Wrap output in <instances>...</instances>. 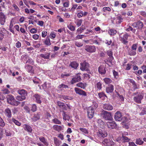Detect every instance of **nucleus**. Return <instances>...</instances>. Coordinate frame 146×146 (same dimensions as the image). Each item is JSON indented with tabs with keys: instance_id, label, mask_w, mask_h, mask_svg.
<instances>
[{
	"instance_id": "obj_1",
	"label": "nucleus",
	"mask_w": 146,
	"mask_h": 146,
	"mask_svg": "<svg viewBox=\"0 0 146 146\" xmlns=\"http://www.w3.org/2000/svg\"><path fill=\"white\" fill-rule=\"evenodd\" d=\"M7 101L8 103L15 106L18 105V102L15 99L14 97L12 95H9L7 96Z\"/></svg>"
},
{
	"instance_id": "obj_2",
	"label": "nucleus",
	"mask_w": 146,
	"mask_h": 146,
	"mask_svg": "<svg viewBox=\"0 0 146 146\" xmlns=\"http://www.w3.org/2000/svg\"><path fill=\"white\" fill-rule=\"evenodd\" d=\"M80 69L82 71H88L89 70V66L88 63L84 61L80 64Z\"/></svg>"
},
{
	"instance_id": "obj_3",
	"label": "nucleus",
	"mask_w": 146,
	"mask_h": 146,
	"mask_svg": "<svg viewBox=\"0 0 146 146\" xmlns=\"http://www.w3.org/2000/svg\"><path fill=\"white\" fill-rule=\"evenodd\" d=\"M74 90L76 94L80 95L83 96H87L86 92L80 88L76 87L74 88Z\"/></svg>"
},
{
	"instance_id": "obj_4",
	"label": "nucleus",
	"mask_w": 146,
	"mask_h": 146,
	"mask_svg": "<svg viewBox=\"0 0 146 146\" xmlns=\"http://www.w3.org/2000/svg\"><path fill=\"white\" fill-rule=\"evenodd\" d=\"M95 110L91 108L88 107L87 109V115L88 117L90 119L92 118L94 116Z\"/></svg>"
},
{
	"instance_id": "obj_5",
	"label": "nucleus",
	"mask_w": 146,
	"mask_h": 146,
	"mask_svg": "<svg viewBox=\"0 0 146 146\" xmlns=\"http://www.w3.org/2000/svg\"><path fill=\"white\" fill-rule=\"evenodd\" d=\"M143 96L141 94H139L134 97L133 98L134 102L138 104H141V101L143 98Z\"/></svg>"
},
{
	"instance_id": "obj_6",
	"label": "nucleus",
	"mask_w": 146,
	"mask_h": 146,
	"mask_svg": "<svg viewBox=\"0 0 146 146\" xmlns=\"http://www.w3.org/2000/svg\"><path fill=\"white\" fill-rule=\"evenodd\" d=\"M103 114V117L106 120H111L112 119V116L111 113L106 111H104Z\"/></svg>"
},
{
	"instance_id": "obj_7",
	"label": "nucleus",
	"mask_w": 146,
	"mask_h": 146,
	"mask_svg": "<svg viewBox=\"0 0 146 146\" xmlns=\"http://www.w3.org/2000/svg\"><path fill=\"white\" fill-rule=\"evenodd\" d=\"M6 18V15L2 12H0V24L2 25H3L5 22Z\"/></svg>"
},
{
	"instance_id": "obj_8",
	"label": "nucleus",
	"mask_w": 146,
	"mask_h": 146,
	"mask_svg": "<svg viewBox=\"0 0 146 146\" xmlns=\"http://www.w3.org/2000/svg\"><path fill=\"white\" fill-rule=\"evenodd\" d=\"M98 135L99 137H104L107 135V133L106 131L104 129L100 130L97 132Z\"/></svg>"
},
{
	"instance_id": "obj_9",
	"label": "nucleus",
	"mask_w": 146,
	"mask_h": 146,
	"mask_svg": "<svg viewBox=\"0 0 146 146\" xmlns=\"http://www.w3.org/2000/svg\"><path fill=\"white\" fill-rule=\"evenodd\" d=\"M39 140L43 143L46 146H52V145L47 142V140L44 137L40 136L39 137Z\"/></svg>"
},
{
	"instance_id": "obj_10",
	"label": "nucleus",
	"mask_w": 146,
	"mask_h": 146,
	"mask_svg": "<svg viewBox=\"0 0 146 146\" xmlns=\"http://www.w3.org/2000/svg\"><path fill=\"white\" fill-rule=\"evenodd\" d=\"M85 49L87 52H95L96 48L94 46L86 45L85 46Z\"/></svg>"
},
{
	"instance_id": "obj_11",
	"label": "nucleus",
	"mask_w": 146,
	"mask_h": 146,
	"mask_svg": "<svg viewBox=\"0 0 146 146\" xmlns=\"http://www.w3.org/2000/svg\"><path fill=\"white\" fill-rule=\"evenodd\" d=\"M128 35L127 34L124 35L123 37L120 36V40L124 44H126L128 42L127 41Z\"/></svg>"
},
{
	"instance_id": "obj_12",
	"label": "nucleus",
	"mask_w": 146,
	"mask_h": 146,
	"mask_svg": "<svg viewBox=\"0 0 146 146\" xmlns=\"http://www.w3.org/2000/svg\"><path fill=\"white\" fill-rule=\"evenodd\" d=\"M81 78L79 74H78L73 78L71 81V84H73L76 82H79L81 80Z\"/></svg>"
},
{
	"instance_id": "obj_13",
	"label": "nucleus",
	"mask_w": 146,
	"mask_h": 146,
	"mask_svg": "<svg viewBox=\"0 0 146 146\" xmlns=\"http://www.w3.org/2000/svg\"><path fill=\"white\" fill-rule=\"evenodd\" d=\"M122 114L119 111H117L115 113L114 115V118L115 121H120L122 119Z\"/></svg>"
},
{
	"instance_id": "obj_14",
	"label": "nucleus",
	"mask_w": 146,
	"mask_h": 146,
	"mask_svg": "<svg viewBox=\"0 0 146 146\" xmlns=\"http://www.w3.org/2000/svg\"><path fill=\"white\" fill-rule=\"evenodd\" d=\"M102 108L105 110L109 111L111 110L113 108V106L109 103L104 104L102 106Z\"/></svg>"
},
{
	"instance_id": "obj_15",
	"label": "nucleus",
	"mask_w": 146,
	"mask_h": 146,
	"mask_svg": "<svg viewBox=\"0 0 146 146\" xmlns=\"http://www.w3.org/2000/svg\"><path fill=\"white\" fill-rule=\"evenodd\" d=\"M98 71L99 73L102 74H105L106 72V71L105 70V68L104 66L101 65L98 67Z\"/></svg>"
},
{
	"instance_id": "obj_16",
	"label": "nucleus",
	"mask_w": 146,
	"mask_h": 146,
	"mask_svg": "<svg viewBox=\"0 0 146 146\" xmlns=\"http://www.w3.org/2000/svg\"><path fill=\"white\" fill-rule=\"evenodd\" d=\"M107 125L108 127L110 129L115 128L116 127V124L114 122H108Z\"/></svg>"
},
{
	"instance_id": "obj_17",
	"label": "nucleus",
	"mask_w": 146,
	"mask_h": 146,
	"mask_svg": "<svg viewBox=\"0 0 146 146\" xmlns=\"http://www.w3.org/2000/svg\"><path fill=\"white\" fill-rule=\"evenodd\" d=\"M33 98L38 103L40 104L41 103L42 98L38 94L34 95L33 96Z\"/></svg>"
},
{
	"instance_id": "obj_18",
	"label": "nucleus",
	"mask_w": 146,
	"mask_h": 146,
	"mask_svg": "<svg viewBox=\"0 0 146 146\" xmlns=\"http://www.w3.org/2000/svg\"><path fill=\"white\" fill-rule=\"evenodd\" d=\"M5 115L8 118L11 117V110L9 108H7L5 110Z\"/></svg>"
},
{
	"instance_id": "obj_19",
	"label": "nucleus",
	"mask_w": 146,
	"mask_h": 146,
	"mask_svg": "<svg viewBox=\"0 0 146 146\" xmlns=\"http://www.w3.org/2000/svg\"><path fill=\"white\" fill-rule=\"evenodd\" d=\"M40 113H37L36 114H35L33 117L31 119L32 121L35 122L40 119Z\"/></svg>"
},
{
	"instance_id": "obj_20",
	"label": "nucleus",
	"mask_w": 146,
	"mask_h": 146,
	"mask_svg": "<svg viewBox=\"0 0 146 146\" xmlns=\"http://www.w3.org/2000/svg\"><path fill=\"white\" fill-rule=\"evenodd\" d=\"M102 144L106 145H111L113 144V142L111 141L110 140L107 139H105L102 142Z\"/></svg>"
},
{
	"instance_id": "obj_21",
	"label": "nucleus",
	"mask_w": 146,
	"mask_h": 146,
	"mask_svg": "<svg viewBox=\"0 0 146 146\" xmlns=\"http://www.w3.org/2000/svg\"><path fill=\"white\" fill-rule=\"evenodd\" d=\"M114 90L113 86L110 84L108 86L106 87V90L107 93H110L112 92Z\"/></svg>"
},
{
	"instance_id": "obj_22",
	"label": "nucleus",
	"mask_w": 146,
	"mask_h": 146,
	"mask_svg": "<svg viewBox=\"0 0 146 146\" xmlns=\"http://www.w3.org/2000/svg\"><path fill=\"white\" fill-rule=\"evenodd\" d=\"M23 127L25 130L30 133L32 132V129L30 125L26 124H25L23 125Z\"/></svg>"
},
{
	"instance_id": "obj_23",
	"label": "nucleus",
	"mask_w": 146,
	"mask_h": 146,
	"mask_svg": "<svg viewBox=\"0 0 146 146\" xmlns=\"http://www.w3.org/2000/svg\"><path fill=\"white\" fill-rule=\"evenodd\" d=\"M26 69L27 72L31 74L34 73V70L33 67L30 65H27L25 67Z\"/></svg>"
},
{
	"instance_id": "obj_24",
	"label": "nucleus",
	"mask_w": 146,
	"mask_h": 146,
	"mask_svg": "<svg viewBox=\"0 0 146 146\" xmlns=\"http://www.w3.org/2000/svg\"><path fill=\"white\" fill-rule=\"evenodd\" d=\"M127 53L128 55L130 56H134L136 54V51L131 48H129L128 50Z\"/></svg>"
},
{
	"instance_id": "obj_25",
	"label": "nucleus",
	"mask_w": 146,
	"mask_h": 146,
	"mask_svg": "<svg viewBox=\"0 0 146 146\" xmlns=\"http://www.w3.org/2000/svg\"><path fill=\"white\" fill-rule=\"evenodd\" d=\"M50 53H46L45 54H40V57L45 59H48L50 56Z\"/></svg>"
},
{
	"instance_id": "obj_26",
	"label": "nucleus",
	"mask_w": 146,
	"mask_h": 146,
	"mask_svg": "<svg viewBox=\"0 0 146 146\" xmlns=\"http://www.w3.org/2000/svg\"><path fill=\"white\" fill-rule=\"evenodd\" d=\"M77 86L80 87L83 89H85L87 86V84L86 83H82L81 82H79L76 84Z\"/></svg>"
},
{
	"instance_id": "obj_27",
	"label": "nucleus",
	"mask_w": 146,
	"mask_h": 146,
	"mask_svg": "<svg viewBox=\"0 0 146 146\" xmlns=\"http://www.w3.org/2000/svg\"><path fill=\"white\" fill-rule=\"evenodd\" d=\"M27 95H20V96H18L16 97V99L17 100L20 101H22L23 100H25L26 98V96Z\"/></svg>"
},
{
	"instance_id": "obj_28",
	"label": "nucleus",
	"mask_w": 146,
	"mask_h": 146,
	"mask_svg": "<svg viewBox=\"0 0 146 146\" xmlns=\"http://www.w3.org/2000/svg\"><path fill=\"white\" fill-rule=\"evenodd\" d=\"M68 85L64 84H62L60 85L58 87V89L60 90H63L64 88H68Z\"/></svg>"
},
{
	"instance_id": "obj_29",
	"label": "nucleus",
	"mask_w": 146,
	"mask_h": 146,
	"mask_svg": "<svg viewBox=\"0 0 146 146\" xmlns=\"http://www.w3.org/2000/svg\"><path fill=\"white\" fill-rule=\"evenodd\" d=\"M123 19L121 15H118L116 17V23L119 24L123 22Z\"/></svg>"
},
{
	"instance_id": "obj_30",
	"label": "nucleus",
	"mask_w": 146,
	"mask_h": 146,
	"mask_svg": "<svg viewBox=\"0 0 146 146\" xmlns=\"http://www.w3.org/2000/svg\"><path fill=\"white\" fill-rule=\"evenodd\" d=\"M69 66L74 69H76L78 66V64L75 62H71Z\"/></svg>"
},
{
	"instance_id": "obj_31",
	"label": "nucleus",
	"mask_w": 146,
	"mask_h": 146,
	"mask_svg": "<svg viewBox=\"0 0 146 146\" xmlns=\"http://www.w3.org/2000/svg\"><path fill=\"white\" fill-rule=\"evenodd\" d=\"M17 92L20 95H27V92L24 89L19 90H18Z\"/></svg>"
},
{
	"instance_id": "obj_32",
	"label": "nucleus",
	"mask_w": 146,
	"mask_h": 146,
	"mask_svg": "<svg viewBox=\"0 0 146 146\" xmlns=\"http://www.w3.org/2000/svg\"><path fill=\"white\" fill-rule=\"evenodd\" d=\"M98 95L99 98L103 100H104L106 97V95L103 92L99 93Z\"/></svg>"
},
{
	"instance_id": "obj_33",
	"label": "nucleus",
	"mask_w": 146,
	"mask_h": 146,
	"mask_svg": "<svg viewBox=\"0 0 146 146\" xmlns=\"http://www.w3.org/2000/svg\"><path fill=\"white\" fill-rule=\"evenodd\" d=\"M135 142L137 144L139 145H143L144 143V141L140 138L136 139Z\"/></svg>"
},
{
	"instance_id": "obj_34",
	"label": "nucleus",
	"mask_w": 146,
	"mask_h": 146,
	"mask_svg": "<svg viewBox=\"0 0 146 146\" xmlns=\"http://www.w3.org/2000/svg\"><path fill=\"white\" fill-rule=\"evenodd\" d=\"M44 43L47 46H49L51 45V43L50 42V40L49 37H47L44 41Z\"/></svg>"
},
{
	"instance_id": "obj_35",
	"label": "nucleus",
	"mask_w": 146,
	"mask_h": 146,
	"mask_svg": "<svg viewBox=\"0 0 146 146\" xmlns=\"http://www.w3.org/2000/svg\"><path fill=\"white\" fill-rule=\"evenodd\" d=\"M86 28L84 26L82 25L81 27L78 28L77 30V32L80 34L83 31V30L85 29Z\"/></svg>"
},
{
	"instance_id": "obj_36",
	"label": "nucleus",
	"mask_w": 146,
	"mask_h": 146,
	"mask_svg": "<svg viewBox=\"0 0 146 146\" xmlns=\"http://www.w3.org/2000/svg\"><path fill=\"white\" fill-rule=\"evenodd\" d=\"M53 129L58 131H59L62 130V127L60 126L57 125H54L53 126Z\"/></svg>"
},
{
	"instance_id": "obj_37",
	"label": "nucleus",
	"mask_w": 146,
	"mask_h": 146,
	"mask_svg": "<svg viewBox=\"0 0 146 146\" xmlns=\"http://www.w3.org/2000/svg\"><path fill=\"white\" fill-rule=\"evenodd\" d=\"M98 106V104L96 103V102H94L93 103L92 105L91 106L89 107L92 108L93 110L95 111L97 108Z\"/></svg>"
},
{
	"instance_id": "obj_38",
	"label": "nucleus",
	"mask_w": 146,
	"mask_h": 146,
	"mask_svg": "<svg viewBox=\"0 0 146 146\" xmlns=\"http://www.w3.org/2000/svg\"><path fill=\"white\" fill-rule=\"evenodd\" d=\"M117 31L114 29H110L109 31V34L111 35H114L116 34Z\"/></svg>"
},
{
	"instance_id": "obj_39",
	"label": "nucleus",
	"mask_w": 146,
	"mask_h": 146,
	"mask_svg": "<svg viewBox=\"0 0 146 146\" xmlns=\"http://www.w3.org/2000/svg\"><path fill=\"white\" fill-rule=\"evenodd\" d=\"M82 22V19H77L75 22V23L77 26L79 27L80 26Z\"/></svg>"
},
{
	"instance_id": "obj_40",
	"label": "nucleus",
	"mask_w": 146,
	"mask_h": 146,
	"mask_svg": "<svg viewBox=\"0 0 146 146\" xmlns=\"http://www.w3.org/2000/svg\"><path fill=\"white\" fill-rule=\"evenodd\" d=\"M50 86V84H47L46 82L44 83L42 85V87L43 89L45 90L46 89L49 87Z\"/></svg>"
},
{
	"instance_id": "obj_41",
	"label": "nucleus",
	"mask_w": 146,
	"mask_h": 146,
	"mask_svg": "<svg viewBox=\"0 0 146 146\" xmlns=\"http://www.w3.org/2000/svg\"><path fill=\"white\" fill-rule=\"evenodd\" d=\"M104 80L105 83L107 84L111 83L112 82V80L111 79L108 78H105L104 79Z\"/></svg>"
},
{
	"instance_id": "obj_42",
	"label": "nucleus",
	"mask_w": 146,
	"mask_h": 146,
	"mask_svg": "<svg viewBox=\"0 0 146 146\" xmlns=\"http://www.w3.org/2000/svg\"><path fill=\"white\" fill-rule=\"evenodd\" d=\"M137 27L139 29L142 28L143 27V24L142 22L141 21H138L137 22Z\"/></svg>"
},
{
	"instance_id": "obj_43",
	"label": "nucleus",
	"mask_w": 146,
	"mask_h": 146,
	"mask_svg": "<svg viewBox=\"0 0 146 146\" xmlns=\"http://www.w3.org/2000/svg\"><path fill=\"white\" fill-rule=\"evenodd\" d=\"M63 116V119L64 120H68L70 119L69 116L67 114H65L64 112L62 114Z\"/></svg>"
},
{
	"instance_id": "obj_44",
	"label": "nucleus",
	"mask_w": 146,
	"mask_h": 146,
	"mask_svg": "<svg viewBox=\"0 0 146 146\" xmlns=\"http://www.w3.org/2000/svg\"><path fill=\"white\" fill-rule=\"evenodd\" d=\"M12 121L16 125L18 126H20L21 125V123L19 122L18 121L16 120L14 118H13L12 119Z\"/></svg>"
},
{
	"instance_id": "obj_45",
	"label": "nucleus",
	"mask_w": 146,
	"mask_h": 146,
	"mask_svg": "<svg viewBox=\"0 0 146 146\" xmlns=\"http://www.w3.org/2000/svg\"><path fill=\"white\" fill-rule=\"evenodd\" d=\"M52 121L55 124H61V122L60 121L58 120L57 119L54 118L52 120Z\"/></svg>"
},
{
	"instance_id": "obj_46",
	"label": "nucleus",
	"mask_w": 146,
	"mask_h": 146,
	"mask_svg": "<svg viewBox=\"0 0 146 146\" xmlns=\"http://www.w3.org/2000/svg\"><path fill=\"white\" fill-rule=\"evenodd\" d=\"M75 45L78 47L82 46L83 45V43L78 41H76L75 42Z\"/></svg>"
},
{
	"instance_id": "obj_47",
	"label": "nucleus",
	"mask_w": 146,
	"mask_h": 146,
	"mask_svg": "<svg viewBox=\"0 0 146 146\" xmlns=\"http://www.w3.org/2000/svg\"><path fill=\"white\" fill-rule=\"evenodd\" d=\"M5 125V123L2 118L0 117V126L3 127Z\"/></svg>"
},
{
	"instance_id": "obj_48",
	"label": "nucleus",
	"mask_w": 146,
	"mask_h": 146,
	"mask_svg": "<svg viewBox=\"0 0 146 146\" xmlns=\"http://www.w3.org/2000/svg\"><path fill=\"white\" fill-rule=\"evenodd\" d=\"M54 143L56 146H59L60 145V142L59 140H58L57 138H55L54 139Z\"/></svg>"
},
{
	"instance_id": "obj_49",
	"label": "nucleus",
	"mask_w": 146,
	"mask_h": 146,
	"mask_svg": "<svg viewBox=\"0 0 146 146\" xmlns=\"http://www.w3.org/2000/svg\"><path fill=\"white\" fill-rule=\"evenodd\" d=\"M137 46V44H133L131 46V49L133 50L136 51Z\"/></svg>"
},
{
	"instance_id": "obj_50",
	"label": "nucleus",
	"mask_w": 146,
	"mask_h": 146,
	"mask_svg": "<svg viewBox=\"0 0 146 146\" xmlns=\"http://www.w3.org/2000/svg\"><path fill=\"white\" fill-rule=\"evenodd\" d=\"M102 84L100 82L97 83L96 84V86L97 88L99 90H100L102 88Z\"/></svg>"
},
{
	"instance_id": "obj_51",
	"label": "nucleus",
	"mask_w": 146,
	"mask_h": 146,
	"mask_svg": "<svg viewBox=\"0 0 146 146\" xmlns=\"http://www.w3.org/2000/svg\"><path fill=\"white\" fill-rule=\"evenodd\" d=\"M37 108L35 104H33L31 106V110L33 112H35Z\"/></svg>"
},
{
	"instance_id": "obj_52",
	"label": "nucleus",
	"mask_w": 146,
	"mask_h": 146,
	"mask_svg": "<svg viewBox=\"0 0 146 146\" xmlns=\"http://www.w3.org/2000/svg\"><path fill=\"white\" fill-rule=\"evenodd\" d=\"M83 16V11H80L77 14V17L78 18H81Z\"/></svg>"
},
{
	"instance_id": "obj_53",
	"label": "nucleus",
	"mask_w": 146,
	"mask_h": 146,
	"mask_svg": "<svg viewBox=\"0 0 146 146\" xmlns=\"http://www.w3.org/2000/svg\"><path fill=\"white\" fill-rule=\"evenodd\" d=\"M78 5L76 4H74L72 5V7L71 10L72 11H74L77 7Z\"/></svg>"
},
{
	"instance_id": "obj_54",
	"label": "nucleus",
	"mask_w": 146,
	"mask_h": 146,
	"mask_svg": "<svg viewBox=\"0 0 146 146\" xmlns=\"http://www.w3.org/2000/svg\"><path fill=\"white\" fill-rule=\"evenodd\" d=\"M68 28L72 31H74L75 30V27L72 25H69L68 26Z\"/></svg>"
},
{
	"instance_id": "obj_55",
	"label": "nucleus",
	"mask_w": 146,
	"mask_h": 146,
	"mask_svg": "<svg viewBox=\"0 0 146 146\" xmlns=\"http://www.w3.org/2000/svg\"><path fill=\"white\" fill-rule=\"evenodd\" d=\"M146 113V108H143L141 112L140 113V115H143Z\"/></svg>"
},
{
	"instance_id": "obj_56",
	"label": "nucleus",
	"mask_w": 146,
	"mask_h": 146,
	"mask_svg": "<svg viewBox=\"0 0 146 146\" xmlns=\"http://www.w3.org/2000/svg\"><path fill=\"white\" fill-rule=\"evenodd\" d=\"M111 9L109 7H104L103 8V11L104 12L110 11Z\"/></svg>"
},
{
	"instance_id": "obj_57",
	"label": "nucleus",
	"mask_w": 146,
	"mask_h": 146,
	"mask_svg": "<svg viewBox=\"0 0 146 146\" xmlns=\"http://www.w3.org/2000/svg\"><path fill=\"white\" fill-rule=\"evenodd\" d=\"M97 122L98 123V124L99 125V126L103 125L104 124V122L100 119H98L97 120Z\"/></svg>"
},
{
	"instance_id": "obj_58",
	"label": "nucleus",
	"mask_w": 146,
	"mask_h": 146,
	"mask_svg": "<svg viewBox=\"0 0 146 146\" xmlns=\"http://www.w3.org/2000/svg\"><path fill=\"white\" fill-rule=\"evenodd\" d=\"M0 32L3 34H5L7 32V31L5 29L2 27L0 28Z\"/></svg>"
},
{
	"instance_id": "obj_59",
	"label": "nucleus",
	"mask_w": 146,
	"mask_h": 146,
	"mask_svg": "<svg viewBox=\"0 0 146 146\" xmlns=\"http://www.w3.org/2000/svg\"><path fill=\"white\" fill-rule=\"evenodd\" d=\"M80 129L85 134H87L88 133V132L87 129L85 128H80Z\"/></svg>"
},
{
	"instance_id": "obj_60",
	"label": "nucleus",
	"mask_w": 146,
	"mask_h": 146,
	"mask_svg": "<svg viewBox=\"0 0 146 146\" xmlns=\"http://www.w3.org/2000/svg\"><path fill=\"white\" fill-rule=\"evenodd\" d=\"M113 74L115 78H117L118 77V73L117 72L113 70Z\"/></svg>"
},
{
	"instance_id": "obj_61",
	"label": "nucleus",
	"mask_w": 146,
	"mask_h": 146,
	"mask_svg": "<svg viewBox=\"0 0 146 146\" xmlns=\"http://www.w3.org/2000/svg\"><path fill=\"white\" fill-rule=\"evenodd\" d=\"M122 137L123 138V139L124 142H127L129 140V139H128L127 137L124 136L123 135H122Z\"/></svg>"
},
{
	"instance_id": "obj_62",
	"label": "nucleus",
	"mask_w": 146,
	"mask_h": 146,
	"mask_svg": "<svg viewBox=\"0 0 146 146\" xmlns=\"http://www.w3.org/2000/svg\"><path fill=\"white\" fill-rule=\"evenodd\" d=\"M5 134L7 136H11V134L10 133V131L7 130H5Z\"/></svg>"
},
{
	"instance_id": "obj_63",
	"label": "nucleus",
	"mask_w": 146,
	"mask_h": 146,
	"mask_svg": "<svg viewBox=\"0 0 146 146\" xmlns=\"http://www.w3.org/2000/svg\"><path fill=\"white\" fill-rule=\"evenodd\" d=\"M56 35L54 32H51L50 35V37L52 39H53L55 37Z\"/></svg>"
},
{
	"instance_id": "obj_64",
	"label": "nucleus",
	"mask_w": 146,
	"mask_h": 146,
	"mask_svg": "<svg viewBox=\"0 0 146 146\" xmlns=\"http://www.w3.org/2000/svg\"><path fill=\"white\" fill-rule=\"evenodd\" d=\"M9 92V91L7 89H6L3 90V94H8Z\"/></svg>"
}]
</instances>
